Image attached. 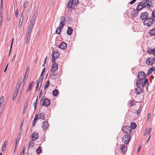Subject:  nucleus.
<instances>
[{"label": "nucleus", "instance_id": "obj_1", "mask_svg": "<svg viewBox=\"0 0 155 155\" xmlns=\"http://www.w3.org/2000/svg\"><path fill=\"white\" fill-rule=\"evenodd\" d=\"M50 100L48 98H45L44 96L42 97L40 101L41 105L48 107L50 106Z\"/></svg>", "mask_w": 155, "mask_h": 155}, {"label": "nucleus", "instance_id": "obj_2", "mask_svg": "<svg viewBox=\"0 0 155 155\" xmlns=\"http://www.w3.org/2000/svg\"><path fill=\"white\" fill-rule=\"evenodd\" d=\"M148 79H138L136 82V85L137 87H140L142 85L143 87L145 86L147 83L148 82Z\"/></svg>", "mask_w": 155, "mask_h": 155}, {"label": "nucleus", "instance_id": "obj_3", "mask_svg": "<svg viewBox=\"0 0 155 155\" xmlns=\"http://www.w3.org/2000/svg\"><path fill=\"white\" fill-rule=\"evenodd\" d=\"M21 84V82H18L16 85L15 92L13 94L12 101H14L17 97Z\"/></svg>", "mask_w": 155, "mask_h": 155}, {"label": "nucleus", "instance_id": "obj_4", "mask_svg": "<svg viewBox=\"0 0 155 155\" xmlns=\"http://www.w3.org/2000/svg\"><path fill=\"white\" fill-rule=\"evenodd\" d=\"M122 130L123 131V133L125 135H130L132 132L131 128L128 126H126L124 127Z\"/></svg>", "mask_w": 155, "mask_h": 155}, {"label": "nucleus", "instance_id": "obj_5", "mask_svg": "<svg viewBox=\"0 0 155 155\" xmlns=\"http://www.w3.org/2000/svg\"><path fill=\"white\" fill-rule=\"evenodd\" d=\"M154 20L151 17H149L143 21L144 25L148 26H150L153 23Z\"/></svg>", "mask_w": 155, "mask_h": 155}, {"label": "nucleus", "instance_id": "obj_6", "mask_svg": "<svg viewBox=\"0 0 155 155\" xmlns=\"http://www.w3.org/2000/svg\"><path fill=\"white\" fill-rule=\"evenodd\" d=\"M154 20L151 17H149L143 21L144 25L148 26H150L153 23Z\"/></svg>", "mask_w": 155, "mask_h": 155}, {"label": "nucleus", "instance_id": "obj_7", "mask_svg": "<svg viewBox=\"0 0 155 155\" xmlns=\"http://www.w3.org/2000/svg\"><path fill=\"white\" fill-rule=\"evenodd\" d=\"M130 140V137L129 134H126L124 135L122 138V141L125 144L128 143Z\"/></svg>", "mask_w": 155, "mask_h": 155}, {"label": "nucleus", "instance_id": "obj_8", "mask_svg": "<svg viewBox=\"0 0 155 155\" xmlns=\"http://www.w3.org/2000/svg\"><path fill=\"white\" fill-rule=\"evenodd\" d=\"M155 61V58L150 57L147 58L146 60V63L148 65H152Z\"/></svg>", "mask_w": 155, "mask_h": 155}, {"label": "nucleus", "instance_id": "obj_9", "mask_svg": "<svg viewBox=\"0 0 155 155\" xmlns=\"http://www.w3.org/2000/svg\"><path fill=\"white\" fill-rule=\"evenodd\" d=\"M149 17V14L146 12L142 13L140 16V18L142 20H145Z\"/></svg>", "mask_w": 155, "mask_h": 155}, {"label": "nucleus", "instance_id": "obj_10", "mask_svg": "<svg viewBox=\"0 0 155 155\" xmlns=\"http://www.w3.org/2000/svg\"><path fill=\"white\" fill-rule=\"evenodd\" d=\"M146 74L143 71L139 72L138 74L139 79L144 80L146 77Z\"/></svg>", "mask_w": 155, "mask_h": 155}, {"label": "nucleus", "instance_id": "obj_11", "mask_svg": "<svg viewBox=\"0 0 155 155\" xmlns=\"http://www.w3.org/2000/svg\"><path fill=\"white\" fill-rule=\"evenodd\" d=\"M120 150L121 151V152L123 153H126L127 150V148L124 144L121 145L120 147Z\"/></svg>", "mask_w": 155, "mask_h": 155}, {"label": "nucleus", "instance_id": "obj_12", "mask_svg": "<svg viewBox=\"0 0 155 155\" xmlns=\"http://www.w3.org/2000/svg\"><path fill=\"white\" fill-rule=\"evenodd\" d=\"M144 8H145L144 4L142 2H140L139 3L138 5H137L136 10L139 11H140Z\"/></svg>", "mask_w": 155, "mask_h": 155}, {"label": "nucleus", "instance_id": "obj_13", "mask_svg": "<svg viewBox=\"0 0 155 155\" xmlns=\"http://www.w3.org/2000/svg\"><path fill=\"white\" fill-rule=\"evenodd\" d=\"M65 18L64 16H62L60 18L59 26L61 28H63L64 25Z\"/></svg>", "mask_w": 155, "mask_h": 155}, {"label": "nucleus", "instance_id": "obj_14", "mask_svg": "<svg viewBox=\"0 0 155 155\" xmlns=\"http://www.w3.org/2000/svg\"><path fill=\"white\" fill-rule=\"evenodd\" d=\"M67 47L66 43L64 41H62L61 44L59 45L58 48L62 49L65 50Z\"/></svg>", "mask_w": 155, "mask_h": 155}, {"label": "nucleus", "instance_id": "obj_15", "mask_svg": "<svg viewBox=\"0 0 155 155\" xmlns=\"http://www.w3.org/2000/svg\"><path fill=\"white\" fill-rule=\"evenodd\" d=\"M58 68V64H52L51 68V72H54Z\"/></svg>", "mask_w": 155, "mask_h": 155}, {"label": "nucleus", "instance_id": "obj_16", "mask_svg": "<svg viewBox=\"0 0 155 155\" xmlns=\"http://www.w3.org/2000/svg\"><path fill=\"white\" fill-rule=\"evenodd\" d=\"M34 83L35 82L33 81L30 82L29 85L28 87L26 90V92H28L31 91Z\"/></svg>", "mask_w": 155, "mask_h": 155}, {"label": "nucleus", "instance_id": "obj_17", "mask_svg": "<svg viewBox=\"0 0 155 155\" xmlns=\"http://www.w3.org/2000/svg\"><path fill=\"white\" fill-rule=\"evenodd\" d=\"M38 137V134L37 132H34L32 136L31 139L34 141L37 140Z\"/></svg>", "mask_w": 155, "mask_h": 155}, {"label": "nucleus", "instance_id": "obj_18", "mask_svg": "<svg viewBox=\"0 0 155 155\" xmlns=\"http://www.w3.org/2000/svg\"><path fill=\"white\" fill-rule=\"evenodd\" d=\"M49 125L48 122L46 121L42 123V128L44 130H46L48 128Z\"/></svg>", "mask_w": 155, "mask_h": 155}, {"label": "nucleus", "instance_id": "obj_19", "mask_svg": "<svg viewBox=\"0 0 155 155\" xmlns=\"http://www.w3.org/2000/svg\"><path fill=\"white\" fill-rule=\"evenodd\" d=\"M145 7H146L147 8L149 9L151 6H152V2L151 0L147 2L144 4Z\"/></svg>", "mask_w": 155, "mask_h": 155}, {"label": "nucleus", "instance_id": "obj_20", "mask_svg": "<svg viewBox=\"0 0 155 155\" xmlns=\"http://www.w3.org/2000/svg\"><path fill=\"white\" fill-rule=\"evenodd\" d=\"M137 87L136 89L135 93L139 95L143 92V90L140 87Z\"/></svg>", "mask_w": 155, "mask_h": 155}, {"label": "nucleus", "instance_id": "obj_21", "mask_svg": "<svg viewBox=\"0 0 155 155\" xmlns=\"http://www.w3.org/2000/svg\"><path fill=\"white\" fill-rule=\"evenodd\" d=\"M59 57V53L55 51H53L52 53V57L53 58H58Z\"/></svg>", "mask_w": 155, "mask_h": 155}, {"label": "nucleus", "instance_id": "obj_22", "mask_svg": "<svg viewBox=\"0 0 155 155\" xmlns=\"http://www.w3.org/2000/svg\"><path fill=\"white\" fill-rule=\"evenodd\" d=\"M147 52L150 54H153V55H155V48L154 49L149 48L147 50Z\"/></svg>", "mask_w": 155, "mask_h": 155}, {"label": "nucleus", "instance_id": "obj_23", "mask_svg": "<svg viewBox=\"0 0 155 155\" xmlns=\"http://www.w3.org/2000/svg\"><path fill=\"white\" fill-rule=\"evenodd\" d=\"M73 29L70 27H68L67 31V34L68 35H71L73 32Z\"/></svg>", "mask_w": 155, "mask_h": 155}, {"label": "nucleus", "instance_id": "obj_24", "mask_svg": "<svg viewBox=\"0 0 155 155\" xmlns=\"http://www.w3.org/2000/svg\"><path fill=\"white\" fill-rule=\"evenodd\" d=\"M139 11L137 10H133L131 13V15L134 17L136 16L138 13Z\"/></svg>", "mask_w": 155, "mask_h": 155}, {"label": "nucleus", "instance_id": "obj_25", "mask_svg": "<svg viewBox=\"0 0 155 155\" xmlns=\"http://www.w3.org/2000/svg\"><path fill=\"white\" fill-rule=\"evenodd\" d=\"M38 117L39 115L38 114H36L35 115V117L33 120V122L32 124L33 126H35V124L37 122V121L38 118Z\"/></svg>", "mask_w": 155, "mask_h": 155}, {"label": "nucleus", "instance_id": "obj_26", "mask_svg": "<svg viewBox=\"0 0 155 155\" xmlns=\"http://www.w3.org/2000/svg\"><path fill=\"white\" fill-rule=\"evenodd\" d=\"M57 76V74L56 73H53L50 75V78L53 80H54L56 79Z\"/></svg>", "mask_w": 155, "mask_h": 155}, {"label": "nucleus", "instance_id": "obj_27", "mask_svg": "<svg viewBox=\"0 0 155 155\" xmlns=\"http://www.w3.org/2000/svg\"><path fill=\"white\" fill-rule=\"evenodd\" d=\"M39 119L41 120H44L45 118V115L43 113H41L39 115Z\"/></svg>", "mask_w": 155, "mask_h": 155}, {"label": "nucleus", "instance_id": "obj_28", "mask_svg": "<svg viewBox=\"0 0 155 155\" xmlns=\"http://www.w3.org/2000/svg\"><path fill=\"white\" fill-rule=\"evenodd\" d=\"M27 106H28V103L27 102L25 103L24 104V106L23 110V114H25V113Z\"/></svg>", "mask_w": 155, "mask_h": 155}, {"label": "nucleus", "instance_id": "obj_29", "mask_svg": "<svg viewBox=\"0 0 155 155\" xmlns=\"http://www.w3.org/2000/svg\"><path fill=\"white\" fill-rule=\"evenodd\" d=\"M149 33L151 36L155 35V28L151 30L149 32Z\"/></svg>", "mask_w": 155, "mask_h": 155}, {"label": "nucleus", "instance_id": "obj_30", "mask_svg": "<svg viewBox=\"0 0 155 155\" xmlns=\"http://www.w3.org/2000/svg\"><path fill=\"white\" fill-rule=\"evenodd\" d=\"M33 27V25L30 24L29 28L28 31V33H31V30Z\"/></svg>", "mask_w": 155, "mask_h": 155}, {"label": "nucleus", "instance_id": "obj_31", "mask_svg": "<svg viewBox=\"0 0 155 155\" xmlns=\"http://www.w3.org/2000/svg\"><path fill=\"white\" fill-rule=\"evenodd\" d=\"M73 5V3L71 1H70V2H68L67 3V8L68 9H70L71 8L72 5Z\"/></svg>", "mask_w": 155, "mask_h": 155}, {"label": "nucleus", "instance_id": "obj_32", "mask_svg": "<svg viewBox=\"0 0 155 155\" xmlns=\"http://www.w3.org/2000/svg\"><path fill=\"white\" fill-rule=\"evenodd\" d=\"M58 90L56 89H55L52 92V95L54 96H56L58 94Z\"/></svg>", "mask_w": 155, "mask_h": 155}, {"label": "nucleus", "instance_id": "obj_33", "mask_svg": "<svg viewBox=\"0 0 155 155\" xmlns=\"http://www.w3.org/2000/svg\"><path fill=\"white\" fill-rule=\"evenodd\" d=\"M155 70H154V68L153 67H152L151 68H150L147 72V75H149L153 71H154Z\"/></svg>", "mask_w": 155, "mask_h": 155}, {"label": "nucleus", "instance_id": "obj_34", "mask_svg": "<svg viewBox=\"0 0 155 155\" xmlns=\"http://www.w3.org/2000/svg\"><path fill=\"white\" fill-rule=\"evenodd\" d=\"M73 3V5L76 6L78 4V0H70Z\"/></svg>", "mask_w": 155, "mask_h": 155}, {"label": "nucleus", "instance_id": "obj_35", "mask_svg": "<svg viewBox=\"0 0 155 155\" xmlns=\"http://www.w3.org/2000/svg\"><path fill=\"white\" fill-rule=\"evenodd\" d=\"M61 28H61L60 26H58V28H57L56 31V34L58 35H59L60 34L61 31Z\"/></svg>", "mask_w": 155, "mask_h": 155}, {"label": "nucleus", "instance_id": "obj_36", "mask_svg": "<svg viewBox=\"0 0 155 155\" xmlns=\"http://www.w3.org/2000/svg\"><path fill=\"white\" fill-rule=\"evenodd\" d=\"M34 144V143L32 141H30L28 143V148H29L31 147H34L33 144Z\"/></svg>", "mask_w": 155, "mask_h": 155}, {"label": "nucleus", "instance_id": "obj_37", "mask_svg": "<svg viewBox=\"0 0 155 155\" xmlns=\"http://www.w3.org/2000/svg\"><path fill=\"white\" fill-rule=\"evenodd\" d=\"M41 146H39L36 150V152L38 154H39L41 152Z\"/></svg>", "mask_w": 155, "mask_h": 155}, {"label": "nucleus", "instance_id": "obj_38", "mask_svg": "<svg viewBox=\"0 0 155 155\" xmlns=\"http://www.w3.org/2000/svg\"><path fill=\"white\" fill-rule=\"evenodd\" d=\"M7 144V142L6 141H5L4 143V144L3 145V147L2 148V150L4 151H5L6 149V146Z\"/></svg>", "mask_w": 155, "mask_h": 155}, {"label": "nucleus", "instance_id": "obj_39", "mask_svg": "<svg viewBox=\"0 0 155 155\" xmlns=\"http://www.w3.org/2000/svg\"><path fill=\"white\" fill-rule=\"evenodd\" d=\"M131 126L132 129H135L137 127V125L134 122H132L131 123Z\"/></svg>", "mask_w": 155, "mask_h": 155}, {"label": "nucleus", "instance_id": "obj_40", "mask_svg": "<svg viewBox=\"0 0 155 155\" xmlns=\"http://www.w3.org/2000/svg\"><path fill=\"white\" fill-rule=\"evenodd\" d=\"M36 18L33 17L30 22V24L33 25L35 23V21Z\"/></svg>", "mask_w": 155, "mask_h": 155}, {"label": "nucleus", "instance_id": "obj_41", "mask_svg": "<svg viewBox=\"0 0 155 155\" xmlns=\"http://www.w3.org/2000/svg\"><path fill=\"white\" fill-rule=\"evenodd\" d=\"M49 83H50V82H49V81H48H48H47L46 84H45V87H44V89H47L48 87L49 86Z\"/></svg>", "mask_w": 155, "mask_h": 155}, {"label": "nucleus", "instance_id": "obj_42", "mask_svg": "<svg viewBox=\"0 0 155 155\" xmlns=\"http://www.w3.org/2000/svg\"><path fill=\"white\" fill-rule=\"evenodd\" d=\"M154 10L152 13V17L153 19L154 20V21H155V14L154 12Z\"/></svg>", "mask_w": 155, "mask_h": 155}, {"label": "nucleus", "instance_id": "obj_43", "mask_svg": "<svg viewBox=\"0 0 155 155\" xmlns=\"http://www.w3.org/2000/svg\"><path fill=\"white\" fill-rule=\"evenodd\" d=\"M4 100V97L3 96H2L0 98V104H2L3 102V101Z\"/></svg>", "mask_w": 155, "mask_h": 155}, {"label": "nucleus", "instance_id": "obj_44", "mask_svg": "<svg viewBox=\"0 0 155 155\" xmlns=\"http://www.w3.org/2000/svg\"><path fill=\"white\" fill-rule=\"evenodd\" d=\"M13 40H14V39L13 38L12 39V40L11 44V46H10V51H9V55H10V54L11 53V50H12V45H13Z\"/></svg>", "mask_w": 155, "mask_h": 155}, {"label": "nucleus", "instance_id": "obj_45", "mask_svg": "<svg viewBox=\"0 0 155 155\" xmlns=\"http://www.w3.org/2000/svg\"><path fill=\"white\" fill-rule=\"evenodd\" d=\"M3 20V16H2L1 14L0 15V25H1Z\"/></svg>", "mask_w": 155, "mask_h": 155}, {"label": "nucleus", "instance_id": "obj_46", "mask_svg": "<svg viewBox=\"0 0 155 155\" xmlns=\"http://www.w3.org/2000/svg\"><path fill=\"white\" fill-rule=\"evenodd\" d=\"M43 80V77L42 76L41 78H39L38 80V82H42Z\"/></svg>", "mask_w": 155, "mask_h": 155}, {"label": "nucleus", "instance_id": "obj_47", "mask_svg": "<svg viewBox=\"0 0 155 155\" xmlns=\"http://www.w3.org/2000/svg\"><path fill=\"white\" fill-rule=\"evenodd\" d=\"M37 14L38 12L37 11L35 12L33 17L36 18L37 15Z\"/></svg>", "mask_w": 155, "mask_h": 155}, {"label": "nucleus", "instance_id": "obj_48", "mask_svg": "<svg viewBox=\"0 0 155 155\" xmlns=\"http://www.w3.org/2000/svg\"><path fill=\"white\" fill-rule=\"evenodd\" d=\"M141 110H142V108H141L140 107L139 108V109H138V110L137 111V114H139V113H140V112L141 111Z\"/></svg>", "mask_w": 155, "mask_h": 155}, {"label": "nucleus", "instance_id": "obj_49", "mask_svg": "<svg viewBox=\"0 0 155 155\" xmlns=\"http://www.w3.org/2000/svg\"><path fill=\"white\" fill-rule=\"evenodd\" d=\"M37 103V102H35L33 104V105L34 106L35 111L36 110V107Z\"/></svg>", "mask_w": 155, "mask_h": 155}, {"label": "nucleus", "instance_id": "obj_50", "mask_svg": "<svg viewBox=\"0 0 155 155\" xmlns=\"http://www.w3.org/2000/svg\"><path fill=\"white\" fill-rule=\"evenodd\" d=\"M31 35V33H28V35L27 36L26 38H27V40L29 39Z\"/></svg>", "mask_w": 155, "mask_h": 155}, {"label": "nucleus", "instance_id": "obj_51", "mask_svg": "<svg viewBox=\"0 0 155 155\" xmlns=\"http://www.w3.org/2000/svg\"><path fill=\"white\" fill-rule=\"evenodd\" d=\"M45 68H44L43 69V70L42 71V72L41 74V76H43V75L44 74V73H45Z\"/></svg>", "mask_w": 155, "mask_h": 155}, {"label": "nucleus", "instance_id": "obj_52", "mask_svg": "<svg viewBox=\"0 0 155 155\" xmlns=\"http://www.w3.org/2000/svg\"><path fill=\"white\" fill-rule=\"evenodd\" d=\"M130 104L131 106L134 105V101H130Z\"/></svg>", "mask_w": 155, "mask_h": 155}, {"label": "nucleus", "instance_id": "obj_53", "mask_svg": "<svg viewBox=\"0 0 155 155\" xmlns=\"http://www.w3.org/2000/svg\"><path fill=\"white\" fill-rule=\"evenodd\" d=\"M136 1V0H132L130 2V4L131 5H132Z\"/></svg>", "mask_w": 155, "mask_h": 155}, {"label": "nucleus", "instance_id": "obj_54", "mask_svg": "<svg viewBox=\"0 0 155 155\" xmlns=\"http://www.w3.org/2000/svg\"><path fill=\"white\" fill-rule=\"evenodd\" d=\"M18 10H17L15 12V16L17 17L18 16Z\"/></svg>", "mask_w": 155, "mask_h": 155}, {"label": "nucleus", "instance_id": "obj_55", "mask_svg": "<svg viewBox=\"0 0 155 155\" xmlns=\"http://www.w3.org/2000/svg\"><path fill=\"white\" fill-rule=\"evenodd\" d=\"M28 4L26 2H25V3L24 5V8H25L27 6Z\"/></svg>", "mask_w": 155, "mask_h": 155}, {"label": "nucleus", "instance_id": "obj_56", "mask_svg": "<svg viewBox=\"0 0 155 155\" xmlns=\"http://www.w3.org/2000/svg\"><path fill=\"white\" fill-rule=\"evenodd\" d=\"M151 117V115L150 113H149L147 115V120H148Z\"/></svg>", "mask_w": 155, "mask_h": 155}, {"label": "nucleus", "instance_id": "obj_57", "mask_svg": "<svg viewBox=\"0 0 155 155\" xmlns=\"http://www.w3.org/2000/svg\"><path fill=\"white\" fill-rule=\"evenodd\" d=\"M147 1L148 0H142L141 2L144 4H145V3L147 2Z\"/></svg>", "mask_w": 155, "mask_h": 155}, {"label": "nucleus", "instance_id": "obj_58", "mask_svg": "<svg viewBox=\"0 0 155 155\" xmlns=\"http://www.w3.org/2000/svg\"><path fill=\"white\" fill-rule=\"evenodd\" d=\"M141 146L140 145V146L139 147H138V149L137 150V153H138V152H139V151H140V149L141 148Z\"/></svg>", "mask_w": 155, "mask_h": 155}, {"label": "nucleus", "instance_id": "obj_59", "mask_svg": "<svg viewBox=\"0 0 155 155\" xmlns=\"http://www.w3.org/2000/svg\"><path fill=\"white\" fill-rule=\"evenodd\" d=\"M27 74V72H26L25 73V77L24 78V80L23 81H24L25 80H26L27 79V77H26V74Z\"/></svg>", "mask_w": 155, "mask_h": 155}, {"label": "nucleus", "instance_id": "obj_60", "mask_svg": "<svg viewBox=\"0 0 155 155\" xmlns=\"http://www.w3.org/2000/svg\"><path fill=\"white\" fill-rule=\"evenodd\" d=\"M42 90H41L39 94V98L42 96Z\"/></svg>", "mask_w": 155, "mask_h": 155}, {"label": "nucleus", "instance_id": "obj_61", "mask_svg": "<svg viewBox=\"0 0 155 155\" xmlns=\"http://www.w3.org/2000/svg\"><path fill=\"white\" fill-rule=\"evenodd\" d=\"M22 21H21H21H19V24H18V26L19 27H21V25L22 24Z\"/></svg>", "mask_w": 155, "mask_h": 155}, {"label": "nucleus", "instance_id": "obj_62", "mask_svg": "<svg viewBox=\"0 0 155 155\" xmlns=\"http://www.w3.org/2000/svg\"><path fill=\"white\" fill-rule=\"evenodd\" d=\"M148 131V128H147L145 130V132L144 135H145L147 134Z\"/></svg>", "mask_w": 155, "mask_h": 155}, {"label": "nucleus", "instance_id": "obj_63", "mask_svg": "<svg viewBox=\"0 0 155 155\" xmlns=\"http://www.w3.org/2000/svg\"><path fill=\"white\" fill-rule=\"evenodd\" d=\"M19 139H16L15 140V143H18L19 142Z\"/></svg>", "mask_w": 155, "mask_h": 155}, {"label": "nucleus", "instance_id": "obj_64", "mask_svg": "<svg viewBox=\"0 0 155 155\" xmlns=\"http://www.w3.org/2000/svg\"><path fill=\"white\" fill-rule=\"evenodd\" d=\"M24 153H25V151H22L21 152L20 155H24Z\"/></svg>", "mask_w": 155, "mask_h": 155}]
</instances>
